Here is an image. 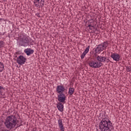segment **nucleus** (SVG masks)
I'll list each match as a JSON object with an SVG mask.
<instances>
[{
  "label": "nucleus",
  "mask_w": 131,
  "mask_h": 131,
  "mask_svg": "<svg viewBox=\"0 0 131 131\" xmlns=\"http://www.w3.org/2000/svg\"><path fill=\"white\" fill-rule=\"evenodd\" d=\"M113 126L111 121L106 118L102 119L99 124L101 131H111Z\"/></svg>",
  "instance_id": "nucleus-1"
},
{
  "label": "nucleus",
  "mask_w": 131,
  "mask_h": 131,
  "mask_svg": "<svg viewBox=\"0 0 131 131\" xmlns=\"http://www.w3.org/2000/svg\"><path fill=\"white\" fill-rule=\"evenodd\" d=\"M17 117L15 115H10L7 117L4 124L7 128L12 129L17 125Z\"/></svg>",
  "instance_id": "nucleus-2"
},
{
  "label": "nucleus",
  "mask_w": 131,
  "mask_h": 131,
  "mask_svg": "<svg viewBox=\"0 0 131 131\" xmlns=\"http://www.w3.org/2000/svg\"><path fill=\"white\" fill-rule=\"evenodd\" d=\"M64 91L65 88L64 86L62 85L57 86L56 93L59 94V95H58L57 100L59 102L63 103L64 104L66 103V96L63 93Z\"/></svg>",
  "instance_id": "nucleus-3"
},
{
  "label": "nucleus",
  "mask_w": 131,
  "mask_h": 131,
  "mask_svg": "<svg viewBox=\"0 0 131 131\" xmlns=\"http://www.w3.org/2000/svg\"><path fill=\"white\" fill-rule=\"evenodd\" d=\"M29 38L27 36H23L20 37L19 42V46L20 47H28L29 46Z\"/></svg>",
  "instance_id": "nucleus-4"
},
{
  "label": "nucleus",
  "mask_w": 131,
  "mask_h": 131,
  "mask_svg": "<svg viewBox=\"0 0 131 131\" xmlns=\"http://www.w3.org/2000/svg\"><path fill=\"white\" fill-rule=\"evenodd\" d=\"M102 62L103 61H99L96 60H90L89 62V65L92 68H100V67H102V66H103Z\"/></svg>",
  "instance_id": "nucleus-5"
},
{
  "label": "nucleus",
  "mask_w": 131,
  "mask_h": 131,
  "mask_svg": "<svg viewBox=\"0 0 131 131\" xmlns=\"http://www.w3.org/2000/svg\"><path fill=\"white\" fill-rule=\"evenodd\" d=\"M108 46H109V43H108V41H104L103 43H101V44L98 45L97 49H98L99 53H101V52L104 51V50H106V49L108 48Z\"/></svg>",
  "instance_id": "nucleus-6"
},
{
  "label": "nucleus",
  "mask_w": 131,
  "mask_h": 131,
  "mask_svg": "<svg viewBox=\"0 0 131 131\" xmlns=\"http://www.w3.org/2000/svg\"><path fill=\"white\" fill-rule=\"evenodd\" d=\"M98 54H99V53H94L93 55V58H96L97 61H98V62H103V63H105L106 60H107V57L98 55Z\"/></svg>",
  "instance_id": "nucleus-7"
},
{
  "label": "nucleus",
  "mask_w": 131,
  "mask_h": 131,
  "mask_svg": "<svg viewBox=\"0 0 131 131\" xmlns=\"http://www.w3.org/2000/svg\"><path fill=\"white\" fill-rule=\"evenodd\" d=\"M33 3L36 8H42L45 6V0H34Z\"/></svg>",
  "instance_id": "nucleus-8"
},
{
  "label": "nucleus",
  "mask_w": 131,
  "mask_h": 131,
  "mask_svg": "<svg viewBox=\"0 0 131 131\" xmlns=\"http://www.w3.org/2000/svg\"><path fill=\"white\" fill-rule=\"evenodd\" d=\"M16 61L19 65H23L26 62V58L23 55H20L17 57Z\"/></svg>",
  "instance_id": "nucleus-9"
},
{
  "label": "nucleus",
  "mask_w": 131,
  "mask_h": 131,
  "mask_svg": "<svg viewBox=\"0 0 131 131\" xmlns=\"http://www.w3.org/2000/svg\"><path fill=\"white\" fill-rule=\"evenodd\" d=\"M111 58H112L114 61L118 62L120 60V55L117 53H112L111 55Z\"/></svg>",
  "instance_id": "nucleus-10"
},
{
  "label": "nucleus",
  "mask_w": 131,
  "mask_h": 131,
  "mask_svg": "<svg viewBox=\"0 0 131 131\" xmlns=\"http://www.w3.org/2000/svg\"><path fill=\"white\" fill-rule=\"evenodd\" d=\"M63 102H58L57 104V108L60 112L64 111V105L62 103Z\"/></svg>",
  "instance_id": "nucleus-11"
},
{
  "label": "nucleus",
  "mask_w": 131,
  "mask_h": 131,
  "mask_svg": "<svg viewBox=\"0 0 131 131\" xmlns=\"http://www.w3.org/2000/svg\"><path fill=\"white\" fill-rule=\"evenodd\" d=\"M24 52L27 54V56H30V55L33 54V53H34V50H33L30 48H28V49H26L24 50Z\"/></svg>",
  "instance_id": "nucleus-12"
},
{
  "label": "nucleus",
  "mask_w": 131,
  "mask_h": 131,
  "mask_svg": "<svg viewBox=\"0 0 131 131\" xmlns=\"http://www.w3.org/2000/svg\"><path fill=\"white\" fill-rule=\"evenodd\" d=\"M58 123L60 130L64 131V126L63 125V122L62 121V120L59 119L58 120Z\"/></svg>",
  "instance_id": "nucleus-13"
},
{
  "label": "nucleus",
  "mask_w": 131,
  "mask_h": 131,
  "mask_svg": "<svg viewBox=\"0 0 131 131\" xmlns=\"http://www.w3.org/2000/svg\"><path fill=\"white\" fill-rule=\"evenodd\" d=\"M5 70V66L4 63L2 62H0V72H3Z\"/></svg>",
  "instance_id": "nucleus-14"
},
{
  "label": "nucleus",
  "mask_w": 131,
  "mask_h": 131,
  "mask_svg": "<svg viewBox=\"0 0 131 131\" xmlns=\"http://www.w3.org/2000/svg\"><path fill=\"white\" fill-rule=\"evenodd\" d=\"M74 93V89L72 88H70L69 89V95H70V96H72L73 94Z\"/></svg>",
  "instance_id": "nucleus-15"
},
{
  "label": "nucleus",
  "mask_w": 131,
  "mask_h": 131,
  "mask_svg": "<svg viewBox=\"0 0 131 131\" xmlns=\"http://www.w3.org/2000/svg\"><path fill=\"white\" fill-rule=\"evenodd\" d=\"M88 22V27H89V29H90V30H93L92 28H94V26L91 25V22H90V20H89Z\"/></svg>",
  "instance_id": "nucleus-16"
},
{
  "label": "nucleus",
  "mask_w": 131,
  "mask_h": 131,
  "mask_svg": "<svg viewBox=\"0 0 131 131\" xmlns=\"http://www.w3.org/2000/svg\"><path fill=\"white\" fill-rule=\"evenodd\" d=\"M89 51H90V46H88V47L86 48L83 53L88 54L89 53Z\"/></svg>",
  "instance_id": "nucleus-17"
},
{
  "label": "nucleus",
  "mask_w": 131,
  "mask_h": 131,
  "mask_svg": "<svg viewBox=\"0 0 131 131\" xmlns=\"http://www.w3.org/2000/svg\"><path fill=\"white\" fill-rule=\"evenodd\" d=\"M93 51L94 52V53H98V54H100V52L99 51L98 47H97L96 48H94L93 49Z\"/></svg>",
  "instance_id": "nucleus-18"
},
{
  "label": "nucleus",
  "mask_w": 131,
  "mask_h": 131,
  "mask_svg": "<svg viewBox=\"0 0 131 131\" xmlns=\"http://www.w3.org/2000/svg\"><path fill=\"white\" fill-rule=\"evenodd\" d=\"M126 70L127 72H130V71H131V67L130 66L126 67Z\"/></svg>",
  "instance_id": "nucleus-19"
},
{
  "label": "nucleus",
  "mask_w": 131,
  "mask_h": 131,
  "mask_svg": "<svg viewBox=\"0 0 131 131\" xmlns=\"http://www.w3.org/2000/svg\"><path fill=\"white\" fill-rule=\"evenodd\" d=\"M5 46V42L4 41H0V48H4Z\"/></svg>",
  "instance_id": "nucleus-20"
},
{
  "label": "nucleus",
  "mask_w": 131,
  "mask_h": 131,
  "mask_svg": "<svg viewBox=\"0 0 131 131\" xmlns=\"http://www.w3.org/2000/svg\"><path fill=\"white\" fill-rule=\"evenodd\" d=\"M29 43L31 46H33V45H34V40L31 39H29Z\"/></svg>",
  "instance_id": "nucleus-21"
},
{
  "label": "nucleus",
  "mask_w": 131,
  "mask_h": 131,
  "mask_svg": "<svg viewBox=\"0 0 131 131\" xmlns=\"http://www.w3.org/2000/svg\"><path fill=\"white\" fill-rule=\"evenodd\" d=\"M85 55H86V54L83 52V53L81 55V59H84V57H85Z\"/></svg>",
  "instance_id": "nucleus-22"
},
{
  "label": "nucleus",
  "mask_w": 131,
  "mask_h": 131,
  "mask_svg": "<svg viewBox=\"0 0 131 131\" xmlns=\"http://www.w3.org/2000/svg\"><path fill=\"white\" fill-rule=\"evenodd\" d=\"M4 90V87L0 86V94H2V90Z\"/></svg>",
  "instance_id": "nucleus-23"
},
{
  "label": "nucleus",
  "mask_w": 131,
  "mask_h": 131,
  "mask_svg": "<svg viewBox=\"0 0 131 131\" xmlns=\"http://www.w3.org/2000/svg\"><path fill=\"white\" fill-rule=\"evenodd\" d=\"M36 16H37V17H39V18H40V16L39 15V13H36Z\"/></svg>",
  "instance_id": "nucleus-24"
},
{
  "label": "nucleus",
  "mask_w": 131,
  "mask_h": 131,
  "mask_svg": "<svg viewBox=\"0 0 131 131\" xmlns=\"http://www.w3.org/2000/svg\"><path fill=\"white\" fill-rule=\"evenodd\" d=\"M94 53H95V52L94 51L91 52V54H92V55H93Z\"/></svg>",
  "instance_id": "nucleus-25"
},
{
  "label": "nucleus",
  "mask_w": 131,
  "mask_h": 131,
  "mask_svg": "<svg viewBox=\"0 0 131 131\" xmlns=\"http://www.w3.org/2000/svg\"><path fill=\"white\" fill-rule=\"evenodd\" d=\"M21 125H22V124H20V125L17 124V127H19V126H21Z\"/></svg>",
  "instance_id": "nucleus-26"
},
{
  "label": "nucleus",
  "mask_w": 131,
  "mask_h": 131,
  "mask_svg": "<svg viewBox=\"0 0 131 131\" xmlns=\"http://www.w3.org/2000/svg\"><path fill=\"white\" fill-rule=\"evenodd\" d=\"M0 95H1V96H4V94H3V92L1 91V93L0 94Z\"/></svg>",
  "instance_id": "nucleus-27"
},
{
  "label": "nucleus",
  "mask_w": 131,
  "mask_h": 131,
  "mask_svg": "<svg viewBox=\"0 0 131 131\" xmlns=\"http://www.w3.org/2000/svg\"><path fill=\"white\" fill-rule=\"evenodd\" d=\"M3 20H4V19H3V18H0V22H1V21H3Z\"/></svg>",
  "instance_id": "nucleus-28"
},
{
  "label": "nucleus",
  "mask_w": 131,
  "mask_h": 131,
  "mask_svg": "<svg viewBox=\"0 0 131 131\" xmlns=\"http://www.w3.org/2000/svg\"><path fill=\"white\" fill-rule=\"evenodd\" d=\"M97 131H99V129H97Z\"/></svg>",
  "instance_id": "nucleus-29"
}]
</instances>
